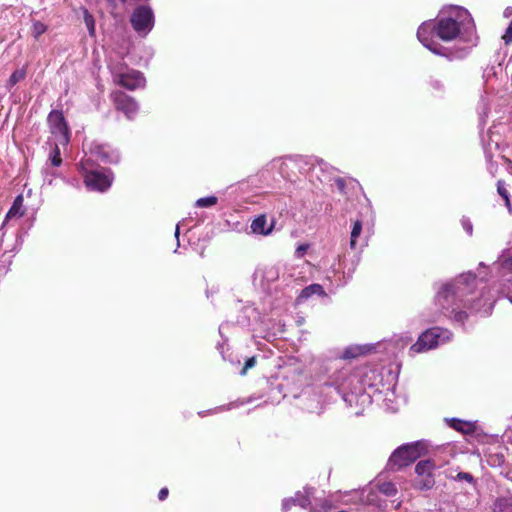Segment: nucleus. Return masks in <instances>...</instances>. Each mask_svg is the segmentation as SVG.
<instances>
[{"instance_id":"20e7f679","label":"nucleus","mask_w":512,"mask_h":512,"mask_svg":"<svg viewBox=\"0 0 512 512\" xmlns=\"http://www.w3.org/2000/svg\"><path fill=\"white\" fill-rule=\"evenodd\" d=\"M80 169L89 189L102 192L111 186L112 176L109 171L96 168L91 164V158L83 159L80 162Z\"/></svg>"},{"instance_id":"37998d69","label":"nucleus","mask_w":512,"mask_h":512,"mask_svg":"<svg viewBox=\"0 0 512 512\" xmlns=\"http://www.w3.org/2000/svg\"><path fill=\"white\" fill-rule=\"evenodd\" d=\"M511 22H512V20H511Z\"/></svg>"},{"instance_id":"5701e85b","label":"nucleus","mask_w":512,"mask_h":512,"mask_svg":"<svg viewBox=\"0 0 512 512\" xmlns=\"http://www.w3.org/2000/svg\"><path fill=\"white\" fill-rule=\"evenodd\" d=\"M59 143H54L53 151L50 155V161L51 164L55 167L59 166L62 163V159L60 157V149H59Z\"/></svg>"},{"instance_id":"7ed1b4c3","label":"nucleus","mask_w":512,"mask_h":512,"mask_svg":"<svg viewBox=\"0 0 512 512\" xmlns=\"http://www.w3.org/2000/svg\"><path fill=\"white\" fill-rule=\"evenodd\" d=\"M427 449L428 446L424 441H417L403 445L396 449L390 456L388 466L392 470H398L402 467L408 466L410 463L422 456Z\"/></svg>"},{"instance_id":"a211bd4d","label":"nucleus","mask_w":512,"mask_h":512,"mask_svg":"<svg viewBox=\"0 0 512 512\" xmlns=\"http://www.w3.org/2000/svg\"><path fill=\"white\" fill-rule=\"evenodd\" d=\"M83 18H84V23L88 29L89 35L91 37H94L95 36V19H94L93 15L87 9H83Z\"/></svg>"},{"instance_id":"1a4fd4ad","label":"nucleus","mask_w":512,"mask_h":512,"mask_svg":"<svg viewBox=\"0 0 512 512\" xmlns=\"http://www.w3.org/2000/svg\"><path fill=\"white\" fill-rule=\"evenodd\" d=\"M47 121L50 131L55 138L54 143H59L62 146L67 145L69 142V132L63 114L56 110L51 111Z\"/></svg>"},{"instance_id":"39448f33","label":"nucleus","mask_w":512,"mask_h":512,"mask_svg":"<svg viewBox=\"0 0 512 512\" xmlns=\"http://www.w3.org/2000/svg\"><path fill=\"white\" fill-rule=\"evenodd\" d=\"M451 337L452 334L447 329L434 327L423 332L417 342L411 346L410 350L415 353H421L450 341Z\"/></svg>"},{"instance_id":"6e6552de","label":"nucleus","mask_w":512,"mask_h":512,"mask_svg":"<svg viewBox=\"0 0 512 512\" xmlns=\"http://www.w3.org/2000/svg\"><path fill=\"white\" fill-rule=\"evenodd\" d=\"M438 466L439 465H437L435 461L431 459L418 462L415 467V472L417 474V478L415 479V487L421 490L432 488L435 483L433 471Z\"/></svg>"},{"instance_id":"aec40b11","label":"nucleus","mask_w":512,"mask_h":512,"mask_svg":"<svg viewBox=\"0 0 512 512\" xmlns=\"http://www.w3.org/2000/svg\"><path fill=\"white\" fill-rule=\"evenodd\" d=\"M379 491L386 496H393L397 493L396 486L391 482H383L378 486Z\"/></svg>"},{"instance_id":"f3484780","label":"nucleus","mask_w":512,"mask_h":512,"mask_svg":"<svg viewBox=\"0 0 512 512\" xmlns=\"http://www.w3.org/2000/svg\"><path fill=\"white\" fill-rule=\"evenodd\" d=\"M362 232V222L360 220H357L354 222L351 236H350V248L355 249L356 248V242L358 237L360 236Z\"/></svg>"},{"instance_id":"c9c22d12","label":"nucleus","mask_w":512,"mask_h":512,"mask_svg":"<svg viewBox=\"0 0 512 512\" xmlns=\"http://www.w3.org/2000/svg\"><path fill=\"white\" fill-rule=\"evenodd\" d=\"M175 236H176V238L178 239V237H179V224L176 226V229H175Z\"/></svg>"},{"instance_id":"f704fd0d","label":"nucleus","mask_w":512,"mask_h":512,"mask_svg":"<svg viewBox=\"0 0 512 512\" xmlns=\"http://www.w3.org/2000/svg\"><path fill=\"white\" fill-rule=\"evenodd\" d=\"M336 185L338 187V189L340 191H343L344 190V187H345V183H344V180L343 179H337L336 180Z\"/></svg>"},{"instance_id":"b1692460","label":"nucleus","mask_w":512,"mask_h":512,"mask_svg":"<svg viewBox=\"0 0 512 512\" xmlns=\"http://www.w3.org/2000/svg\"><path fill=\"white\" fill-rule=\"evenodd\" d=\"M497 191H498L499 195L505 200L508 210L511 211V203H510V199H509V194H508V191L506 190V188L504 187L502 181H498Z\"/></svg>"},{"instance_id":"f03ea898","label":"nucleus","mask_w":512,"mask_h":512,"mask_svg":"<svg viewBox=\"0 0 512 512\" xmlns=\"http://www.w3.org/2000/svg\"><path fill=\"white\" fill-rule=\"evenodd\" d=\"M476 287L475 276L468 272L459 275L451 283L444 284L438 291L436 296V304L441 307L446 316L453 318L457 322H464L467 318L465 311H457L459 303L470 305L475 311H479L481 307H485V313H489L492 308L490 299H486L483 305H480L479 299L469 297L474 293Z\"/></svg>"},{"instance_id":"4c0bfd02","label":"nucleus","mask_w":512,"mask_h":512,"mask_svg":"<svg viewBox=\"0 0 512 512\" xmlns=\"http://www.w3.org/2000/svg\"><path fill=\"white\" fill-rule=\"evenodd\" d=\"M411 340H412V338H411V337H407V338H406V341H405V344H407V343L411 342Z\"/></svg>"},{"instance_id":"cd10ccee","label":"nucleus","mask_w":512,"mask_h":512,"mask_svg":"<svg viewBox=\"0 0 512 512\" xmlns=\"http://www.w3.org/2000/svg\"><path fill=\"white\" fill-rule=\"evenodd\" d=\"M502 39L504 40L505 44L512 43V22H510L509 26L507 27L504 35L502 36Z\"/></svg>"},{"instance_id":"58836bf2","label":"nucleus","mask_w":512,"mask_h":512,"mask_svg":"<svg viewBox=\"0 0 512 512\" xmlns=\"http://www.w3.org/2000/svg\"><path fill=\"white\" fill-rule=\"evenodd\" d=\"M330 509V505L324 507V512H327Z\"/></svg>"},{"instance_id":"9d476101","label":"nucleus","mask_w":512,"mask_h":512,"mask_svg":"<svg viewBox=\"0 0 512 512\" xmlns=\"http://www.w3.org/2000/svg\"><path fill=\"white\" fill-rule=\"evenodd\" d=\"M86 158H91V164L93 165H95L96 161L102 163H117L119 161V153L109 145L93 144Z\"/></svg>"},{"instance_id":"c85d7f7f","label":"nucleus","mask_w":512,"mask_h":512,"mask_svg":"<svg viewBox=\"0 0 512 512\" xmlns=\"http://www.w3.org/2000/svg\"><path fill=\"white\" fill-rule=\"evenodd\" d=\"M456 479L459 481H466L468 483H472L473 476L467 472H460L457 474Z\"/></svg>"},{"instance_id":"a878e982","label":"nucleus","mask_w":512,"mask_h":512,"mask_svg":"<svg viewBox=\"0 0 512 512\" xmlns=\"http://www.w3.org/2000/svg\"><path fill=\"white\" fill-rule=\"evenodd\" d=\"M47 27L45 24L41 22H35L32 26V34L35 38H38L40 35L45 33Z\"/></svg>"},{"instance_id":"bb28decb","label":"nucleus","mask_w":512,"mask_h":512,"mask_svg":"<svg viewBox=\"0 0 512 512\" xmlns=\"http://www.w3.org/2000/svg\"><path fill=\"white\" fill-rule=\"evenodd\" d=\"M498 262L501 267L506 270L512 271V257H507L504 253L499 257Z\"/></svg>"},{"instance_id":"473e14b6","label":"nucleus","mask_w":512,"mask_h":512,"mask_svg":"<svg viewBox=\"0 0 512 512\" xmlns=\"http://www.w3.org/2000/svg\"><path fill=\"white\" fill-rule=\"evenodd\" d=\"M168 493H169V491L167 488H162L158 494L159 500H161V501L165 500L168 496Z\"/></svg>"},{"instance_id":"6ab92c4d","label":"nucleus","mask_w":512,"mask_h":512,"mask_svg":"<svg viewBox=\"0 0 512 512\" xmlns=\"http://www.w3.org/2000/svg\"><path fill=\"white\" fill-rule=\"evenodd\" d=\"M25 76H26L25 68L15 70L8 80V85L10 87L14 86L15 84H17L18 82L23 80L25 78Z\"/></svg>"},{"instance_id":"79ce46f5","label":"nucleus","mask_w":512,"mask_h":512,"mask_svg":"<svg viewBox=\"0 0 512 512\" xmlns=\"http://www.w3.org/2000/svg\"><path fill=\"white\" fill-rule=\"evenodd\" d=\"M510 302L512 303V297L510 298Z\"/></svg>"},{"instance_id":"dca6fc26","label":"nucleus","mask_w":512,"mask_h":512,"mask_svg":"<svg viewBox=\"0 0 512 512\" xmlns=\"http://www.w3.org/2000/svg\"><path fill=\"white\" fill-rule=\"evenodd\" d=\"M493 512H512V497L498 499L494 504Z\"/></svg>"},{"instance_id":"f8f14e48","label":"nucleus","mask_w":512,"mask_h":512,"mask_svg":"<svg viewBox=\"0 0 512 512\" xmlns=\"http://www.w3.org/2000/svg\"><path fill=\"white\" fill-rule=\"evenodd\" d=\"M312 494V488H304L303 491H298L294 497L283 500L282 511L287 512L292 505H298L302 508H307L311 503Z\"/></svg>"},{"instance_id":"7c9ffc66","label":"nucleus","mask_w":512,"mask_h":512,"mask_svg":"<svg viewBox=\"0 0 512 512\" xmlns=\"http://www.w3.org/2000/svg\"><path fill=\"white\" fill-rule=\"evenodd\" d=\"M266 278L270 281H273L278 278V271L272 267L266 272Z\"/></svg>"},{"instance_id":"412c9836","label":"nucleus","mask_w":512,"mask_h":512,"mask_svg":"<svg viewBox=\"0 0 512 512\" xmlns=\"http://www.w3.org/2000/svg\"><path fill=\"white\" fill-rule=\"evenodd\" d=\"M451 426L461 432L467 433L472 430V424L469 422H464L458 419H453Z\"/></svg>"},{"instance_id":"0eeeda50","label":"nucleus","mask_w":512,"mask_h":512,"mask_svg":"<svg viewBox=\"0 0 512 512\" xmlns=\"http://www.w3.org/2000/svg\"><path fill=\"white\" fill-rule=\"evenodd\" d=\"M112 74L114 81L129 90H135L137 88L144 87L145 78L143 74L136 70L126 69L123 71L122 68H112Z\"/></svg>"},{"instance_id":"ea45409f","label":"nucleus","mask_w":512,"mask_h":512,"mask_svg":"<svg viewBox=\"0 0 512 512\" xmlns=\"http://www.w3.org/2000/svg\"><path fill=\"white\" fill-rule=\"evenodd\" d=\"M508 14H510V11H508V9H506L505 16H508Z\"/></svg>"},{"instance_id":"2f4dec72","label":"nucleus","mask_w":512,"mask_h":512,"mask_svg":"<svg viewBox=\"0 0 512 512\" xmlns=\"http://www.w3.org/2000/svg\"><path fill=\"white\" fill-rule=\"evenodd\" d=\"M462 225H463V228L465 229V231L468 233V234H472V223L468 220V219H463L462 220Z\"/></svg>"},{"instance_id":"72a5a7b5","label":"nucleus","mask_w":512,"mask_h":512,"mask_svg":"<svg viewBox=\"0 0 512 512\" xmlns=\"http://www.w3.org/2000/svg\"><path fill=\"white\" fill-rule=\"evenodd\" d=\"M306 250H307V246L306 245H300L296 249V255L298 257H302L304 255V253L306 252Z\"/></svg>"},{"instance_id":"4468645a","label":"nucleus","mask_w":512,"mask_h":512,"mask_svg":"<svg viewBox=\"0 0 512 512\" xmlns=\"http://www.w3.org/2000/svg\"><path fill=\"white\" fill-rule=\"evenodd\" d=\"M24 209H23V197L21 195L17 196L16 199L13 202L12 207L9 209L8 213L6 214L5 220L3 225H5L8 221L14 219V218H20L24 215Z\"/></svg>"},{"instance_id":"423d86ee","label":"nucleus","mask_w":512,"mask_h":512,"mask_svg":"<svg viewBox=\"0 0 512 512\" xmlns=\"http://www.w3.org/2000/svg\"><path fill=\"white\" fill-rule=\"evenodd\" d=\"M131 25L140 35H147L154 26V13L149 6L141 5L131 15Z\"/></svg>"},{"instance_id":"a19ab883","label":"nucleus","mask_w":512,"mask_h":512,"mask_svg":"<svg viewBox=\"0 0 512 512\" xmlns=\"http://www.w3.org/2000/svg\"><path fill=\"white\" fill-rule=\"evenodd\" d=\"M508 14H510V11H508V9H506L505 16H508Z\"/></svg>"},{"instance_id":"c756f323","label":"nucleus","mask_w":512,"mask_h":512,"mask_svg":"<svg viewBox=\"0 0 512 512\" xmlns=\"http://www.w3.org/2000/svg\"><path fill=\"white\" fill-rule=\"evenodd\" d=\"M256 364V359L255 357H251L249 358L246 362H245V366L244 368L242 369L241 371V374L244 375L246 373V371L252 367H254Z\"/></svg>"},{"instance_id":"ddd939ff","label":"nucleus","mask_w":512,"mask_h":512,"mask_svg":"<svg viewBox=\"0 0 512 512\" xmlns=\"http://www.w3.org/2000/svg\"><path fill=\"white\" fill-rule=\"evenodd\" d=\"M250 228L255 234L268 235L273 229V223L267 226L266 217L264 215H260L252 221Z\"/></svg>"},{"instance_id":"9b49d317","label":"nucleus","mask_w":512,"mask_h":512,"mask_svg":"<svg viewBox=\"0 0 512 512\" xmlns=\"http://www.w3.org/2000/svg\"><path fill=\"white\" fill-rule=\"evenodd\" d=\"M112 97L116 108L122 111L128 119H132L137 114L139 106L132 97L121 91L114 92Z\"/></svg>"},{"instance_id":"2eb2a0df","label":"nucleus","mask_w":512,"mask_h":512,"mask_svg":"<svg viewBox=\"0 0 512 512\" xmlns=\"http://www.w3.org/2000/svg\"><path fill=\"white\" fill-rule=\"evenodd\" d=\"M314 294L323 296L325 295V291L321 285L311 284L301 291L300 295L297 298V301L302 302L303 300L308 299L310 296Z\"/></svg>"},{"instance_id":"4be33fe9","label":"nucleus","mask_w":512,"mask_h":512,"mask_svg":"<svg viewBox=\"0 0 512 512\" xmlns=\"http://www.w3.org/2000/svg\"><path fill=\"white\" fill-rule=\"evenodd\" d=\"M217 202H218L217 197L208 196V197H203V198L198 199L196 201V206L201 207V208L212 207V206L216 205Z\"/></svg>"},{"instance_id":"393cba45","label":"nucleus","mask_w":512,"mask_h":512,"mask_svg":"<svg viewBox=\"0 0 512 512\" xmlns=\"http://www.w3.org/2000/svg\"><path fill=\"white\" fill-rule=\"evenodd\" d=\"M364 353V349L362 347H349L345 350L343 357L344 358H355L360 354Z\"/></svg>"},{"instance_id":"f257e3e1","label":"nucleus","mask_w":512,"mask_h":512,"mask_svg":"<svg viewBox=\"0 0 512 512\" xmlns=\"http://www.w3.org/2000/svg\"><path fill=\"white\" fill-rule=\"evenodd\" d=\"M418 40L436 55L455 58L466 55L465 50L455 54L451 49L442 46L438 40L449 42L459 39L471 43L476 40L475 24L470 13L458 6L442 10L435 20L423 22L417 31Z\"/></svg>"},{"instance_id":"e433bc0d","label":"nucleus","mask_w":512,"mask_h":512,"mask_svg":"<svg viewBox=\"0 0 512 512\" xmlns=\"http://www.w3.org/2000/svg\"><path fill=\"white\" fill-rule=\"evenodd\" d=\"M433 85H434L435 88H440V86H441L439 81H435L433 83Z\"/></svg>"}]
</instances>
